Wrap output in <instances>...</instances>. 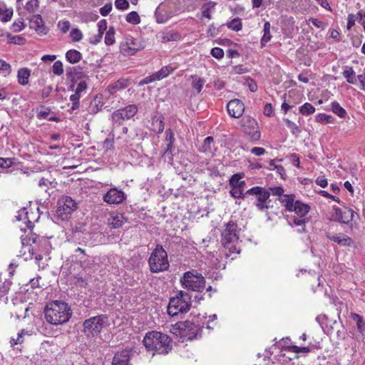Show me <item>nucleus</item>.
Wrapping results in <instances>:
<instances>
[{"label": "nucleus", "instance_id": "f257e3e1", "mask_svg": "<svg viewBox=\"0 0 365 365\" xmlns=\"http://www.w3.org/2000/svg\"><path fill=\"white\" fill-rule=\"evenodd\" d=\"M143 342L148 351H154L153 354H168L173 349L170 337L157 331L146 333Z\"/></svg>", "mask_w": 365, "mask_h": 365}, {"label": "nucleus", "instance_id": "f03ea898", "mask_svg": "<svg viewBox=\"0 0 365 365\" xmlns=\"http://www.w3.org/2000/svg\"><path fill=\"white\" fill-rule=\"evenodd\" d=\"M46 322L53 325L67 322L72 315V312L67 303L62 301H53L47 304L44 309Z\"/></svg>", "mask_w": 365, "mask_h": 365}, {"label": "nucleus", "instance_id": "7ed1b4c3", "mask_svg": "<svg viewBox=\"0 0 365 365\" xmlns=\"http://www.w3.org/2000/svg\"><path fill=\"white\" fill-rule=\"evenodd\" d=\"M206 317L198 314L194 317L192 320L177 322L174 329L182 331V335L189 340H192L201 336V331L205 324Z\"/></svg>", "mask_w": 365, "mask_h": 365}, {"label": "nucleus", "instance_id": "20e7f679", "mask_svg": "<svg viewBox=\"0 0 365 365\" xmlns=\"http://www.w3.org/2000/svg\"><path fill=\"white\" fill-rule=\"evenodd\" d=\"M221 242L223 247L228 250V252L225 253L227 258L232 254L240 253V249L237 247L239 244L237 225L235 222H229L226 224L225 229L222 232Z\"/></svg>", "mask_w": 365, "mask_h": 365}, {"label": "nucleus", "instance_id": "39448f33", "mask_svg": "<svg viewBox=\"0 0 365 365\" xmlns=\"http://www.w3.org/2000/svg\"><path fill=\"white\" fill-rule=\"evenodd\" d=\"M191 307V296L185 291H180L176 296L170 299L168 314L171 317L187 313Z\"/></svg>", "mask_w": 365, "mask_h": 365}, {"label": "nucleus", "instance_id": "423d86ee", "mask_svg": "<svg viewBox=\"0 0 365 365\" xmlns=\"http://www.w3.org/2000/svg\"><path fill=\"white\" fill-rule=\"evenodd\" d=\"M110 326L109 318L106 314H100L90 317L83 322V333L88 337L98 336L103 329Z\"/></svg>", "mask_w": 365, "mask_h": 365}, {"label": "nucleus", "instance_id": "0eeeda50", "mask_svg": "<svg viewBox=\"0 0 365 365\" xmlns=\"http://www.w3.org/2000/svg\"><path fill=\"white\" fill-rule=\"evenodd\" d=\"M150 272L158 273L168 269L170 264L167 252L162 245H158L153 250L148 259Z\"/></svg>", "mask_w": 365, "mask_h": 365}, {"label": "nucleus", "instance_id": "6e6552de", "mask_svg": "<svg viewBox=\"0 0 365 365\" xmlns=\"http://www.w3.org/2000/svg\"><path fill=\"white\" fill-rule=\"evenodd\" d=\"M184 289L195 292H202L205 287V279L197 270L185 272L180 279Z\"/></svg>", "mask_w": 365, "mask_h": 365}, {"label": "nucleus", "instance_id": "1a4fd4ad", "mask_svg": "<svg viewBox=\"0 0 365 365\" xmlns=\"http://www.w3.org/2000/svg\"><path fill=\"white\" fill-rule=\"evenodd\" d=\"M247 194H249V197L252 196L250 200L257 207L258 210L263 212L271 207L269 205L270 201L269 200L270 192L265 187L260 186L253 187L247 190Z\"/></svg>", "mask_w": 365, "mask_h": 365}, {"label": "nucleus", "instance_id": "9d476101", "mask_svg": "<svg viewBox=\"0 0 365 365\" xmlns=\"http://www.w3.org/2000/svg\"><path fill=\"white\" fill-rule=\"evenodd\" d=\"M76 208V202L70 196H62L57 202L56 216L61 220H66Z\"/></svg>", "mask_w": 365, "mask_h": 365}, {"label": "nucleus", "instance_id": "9b49d317", "mask_svg": "<svg viewBox=\"0 0 365 365\" xmlns=\"http://www.w3.org/2000/svg\"><path fill=\"white\" fill-rule=\"evenodd\" d=\"M138 106L130 104L123 108H120L112 113V120L115 124L122 125L125 120L131 119L138 113Z\"/></svg>", "mask_w": 365, "mask_h": 365}, {"label": "nucleus", "instance_id": "f8f14e48", "mask_svg": "<svg viewBox=\"0 0 365 365\" xmlns=\"http://www.w3.org/2000/svg\"><path fill=\"white\" fill-rule=\"evenodd\" d=\"M143 48V44L132 36L125 38L120 46V53L123 56H133Z\"/></svg>", "mask_w": 365, "mask_h": 365}, {"label": "nucleus", "instance_id": "ddd939ff", "mask_svg": "<svg viewBox=\"0 0 365 365\" xmlns=\"http://www.w3.org/2000/svg\"><path fill=\"white\" fill-rule=\"evenodd\" d=\"M243 131L248 135L253 140H258L260 138V132L259 130L257 121L250 116H246L242 119Z\"/></svg>", "mask_w": 365, "mask_h": 365}, {"label": "nucleus", "instance_id": "4468645a", "mask_svg": "<svg viewBox=\"0 0 365 365\" xmlns=\"http://www.w3.org/2000/svg\"><path fill=\"white\" fill-rule=\"evenodd\" d=\"M134 351L130 349H125L116 352L113 358L112 365H133L130 363Z\"/></svg>", "mask_w": 365, "mask_h": 365}, {"label": "nucleus", "instance_id": "2eb2a0df", "mask_svg": "<svg viewBox=\"0 0 365 365\" xmlns=\"http://www.w3.org/2000/svg\"><path fill=\"white\" fill-rule=\"evenodd\" d=\"M125 200V194L117 188L110 189L104 195L103 200L110 205H118Z\"/></svg>", "mask_w": 365, "mask_h": 365}, {"label": "nucleus", "instance_id": "dca6fc26", "mask_svg": "<svg viewBox=\"0 0 365 365\" xmlns=\"http://www.w3.org/2000/svg\"><path fill=\"white\" fill-rule=\"evenodd\" d=\"M227 110L231 117L238 118L245 111V105L239 99H232L227 103Z\"/></svg>", "mask_w": 365, "mask_h": 365}, {"label": "nucleus", "instance_id": "f3484780", "mask_svg": "<svg viewBox=\"0 0 365 365\" xmlns=\"http://www.w3.org/2000/svg\"><path fill=\"white\" fill-rule=\"evenodd\" d=\"M326 237L340 246L352 247L354 245V240L343 233H340L338 235H332L329 232H327Z\"/></svg>", "mask_w": 365, "mask_h": 365}, {"label": "nucleus", "instance_id": "a211bd4d", "mask_svg": "<svg viewBox=\"0 0 365 365\" xmlns=\"http://www.w3.org/2000/svg\"><path fill=\"white\" fill-rule=\"evenodd\" d=\"M130 84L129 78H121L107 87V91L110 95H114L118 91L128 87Z\"/></svg>", "mask_w": 365, "mask_h": 365}, {"label": "nucleus", "instance_id": "6ab92c4d", "mask_svg": "<svg viewBox=\"0 0 365 365\" xmlns=\"http://www.w3.org/2000/svg\"><path fill=\"white\" fill-rule=\"evenodd\" d=\"M165 141L167 143V148L163 153V157L165 158L172 159L173 155V143L175 141L174 133L171 129H167L165 131Z\"/></svg>", "mask_w": 365, "mask_h": 365}, {"label": "nucleus", "instance_id": "aec40b11", "mask_svg": "<svg viewBox=\"0 0 365 365\" xmlns=\"http://www.w3.org/2000/svg\"><path fill=\"white\" fill-rule=\"evenodd\" d=\"M29 26L34 29L38 34H46V29L43 25L41 15H33L29 19Z\"/></svg>", "mask_w": 365, "mask_h": 365}, {"label": "nucleus", "instance_id": "412c9836", "mask_svg": "<svg viewBox=\"0 0 365 365\" xmlns=\"http://www.w3.org/2000/svg\"><path fill=\"white\" fill-rule=\"evenodd\" d=\"M225 165L221 162L215 164L211 162L207 163V174L211 177H219L223 174Z\"/></svg>", "mask_w": 365, "mask_h": 365}, {"label": "nucleus", "instance_id": "4be33fe9", "mask_svg": "<svg viewBox=\"0 0 365 365\" xmlns=\"http://www.w3.org/2000/svg\"><path fill=\"white\" fill-rule=\"evenodd\" d=\"M287 223L290 226L295 225L299 227L300 228L298 229V232L299 233L305 232V225L306 223L309 221L308 218L307 217H299L298 216L296 217L295 215L290 217L287 216Z\"/></svg>", "mask_w": 365, "mask_h": 365}, {"label": "nucleus", "instance_id": "5701e85b", "mask_svg": "<svg viewBox=\"0 0 365 365\" xmlns=\"http://www.w3.org/2000/svg\"><path fill=\"white\" fill-rule=\"evenodd\" d=\"M310 210V206L299 200H296L291 212H294L299 217H306Z\"/></svg>", "mask_w": 365, "mask_h": 365}, {"label": "nucleus", "instance_id": "b1692460", "mask_svg": "<svg viewBox=\"0 0 365 365\" xmlns=\"http://www.w3.org/2000/svg\"><path fill=\"white\" fill-rule=\"evenodd\" d=\"M200 150L207 155L212 154L214 150H215L213 138L211 136L207 137L204 140L203 143L200 147Z\"/></svg>", "mask_w": 365, "mask_h": 365}, {"label": "nucleus", "instance_id": "393cba45", "mask_svg": "<svg viewBox=\"0 0 365 365\" xmlns=\"http://www.w3.org/2000/svg\"><path fill=\"white\" fill-rule=\"evenodd\" d=\"M151 130L156 133H161L164 130L163 116H153L152 118Z\"/></svg>", "mask_w": 365, "mask_h": 365}, {"label": "nucleus", "instance_id": "a878e982", "mask_svg": "<svg viewBox=\"0 0 365 365\" xmlns=\"http://www.w3.org/2000/svg\"><path fill=\"white\" fill-rule=\"evenodd\" d=\"M31 75V70L27 68H22L18 71L17 78L20 85L25 86L29 83V78Z\"/></svg>", "mask_w": 365, "mask_h": 365}, {"label": "nucleus", "instance_id": "bb28decb", "mask_svg": "<svg viewBox=\"0 0 365 365\" xmlns=\"http://www.w3.org/2000/svg\"><path fill=\"white\" fill-rule=\"evenodd\" d=\"M294 198V195L284 194L280 197H279V200L282 205L285 207L287 210L292 211V207L294 206V204L296 201Z\"/></svg>", "mask_w": 365, "mask_h": 365}, {"label": "nucleus", "instance_id": "cd10ccee", "mask_svg": "<svg viewBox=\"0 0 365 365\" xmlns=\"http://www.w3.org/2000/svg\"><path fill=\"white\" fill-rule=\"evenodd\" d=\"M163 42L178 41L181 39V35L179 32L173 30L164 32L161 36Z\"/></svg>", "mask_w": 365, "mask_h": 365}, {"label": "nucleus", "instance_id": "c85d7f7f", "mask_svg": "<svg viewBox=\"0 0 365 365\" xmlns=\"http://www.w3.org/2000/svg\"><path fill=\"white\" fill-rule=\"evenodd\" d=\"M155 14L158 23L166 22L170 17L165 11V6L163 4H160L157 7Z\"/></svg>", "mask_w": 365, "mask_h": 365}, {"label": "nucleus", "instance_id": "c756f323", "mask_svg": "<svg viewBox=\"0 0 365 365\" xmlns=\"http://www.w3.org/2000/svg\"><path fill=\"white\" fill-rule=\"evenodd\" d=\"M216 5V3L214 1H209L207 3H205L202 6V18H207L209 20L212 19L211 14L212 11L214 10V8Z\"/></svg>", "mask_w": 365, "mask_h": 365}, {"label": "nucleus", "instance_id": "7c9ffc66", "mask_svg": "<svg viewBox=\"0 0 365 365\" xmlns=\"http://www.w3.org/2000/svg\"><path fill=\"white\" fill-rule=\"evenodd\" d=\"M271 24L269 21L264 24L263 36L261 38V46L264 47L271 40L272 34L270 33Z\"/></svg>", "mask_w": 365, "mask_h": 365}, {"label": "nucleus", "instance_id": "2f4dec72", "mask_svg": "<svg viewBox=\"0 0 365 365\" xmlns=\"http://www.w3.org/2000/svg\"><path fill=\"white\" fill-rule=\"evenodd\" d=\"M38 187L45 192L46 197H48L51 196L49 190L53 188L54 186L49 180L42 178L38 182Z\"/></svg>", "mask_w": 365, "mask_h": 365}, {"label": "nucleus", "instance_id": "473e14b6", "mask_svg": "<svg viewBox=\"0 0 365 365\" xmlns=\"http://www.w3.org/2000/svg\"><path fill=\"white\" fill-rule=\"evenodd\" d=\"M66 58L71 63H76L81 58V53L75 49H71L66 53Z\"/></svg>", "mask_w": 365, "mask_h": 365}, {"label": "nucleus", "instance_id": "72a5a7b5", "mask_svg": "<svg viewBox=\"0 0 365 365\" xmlns=\"http://www.w3.org/2000/svg\"><path fill=\"white\" fill-rule=\"evenodd\" d=\"M87 87H88V85H87V83L86 81H80L78 83L77 87L74 90L75 93L70 96V98H72L74 100H76L77 98L80 99V98L81 97V93L83 92L86 91V90L87 89Z\"/></svg>", "mask_w": 365, "mask_h": 365}, {"label": "nucleus", "instance_id": "f704fd0d", "mask_svg": "<svg viewBox=\"0 0 365 365\" xmlns=\"http://www.w3.org/2000/svg\"><path fill=\"white\" fill-rule=\"evenodd\" d=\"M230 194L234 198H242L245 199L249 197V194H247V191L244 192L237 186L230 187Z\"/></svg>", "mask_w": 365, "mask_h": 365}, {"label": "nucleus", "instance_id": "c9c22d12", "mask_svg": "<svg viewBox=\"0 0 365 365\" xmlns=\"http://www.w3.org/2000/svg\"><path fill=\"white\" fill-rule=\"evenodd\" d=\"M342 75L349 83L356 84V78L352 67H346V69L342 72Z\"/></svg>", "mask_w": 365, "mask_h": 365}, {"label": "nucleus", "instance_id": "e433bc0d", "mask_svg": "<svg viewBox=\"0 0 365 365\" xmlns=\"http://www.w3.org/2000/svg\"><path fill=\"white\" fill-rule=\"evenodd\" d=\"M351 318L356 322L358 331L361 334L364 333L365 331V322L363 317L356 313H351Z\"/></svg>", "mask_w": 365, "mask_h": 365}, {"label": "nucleus", "instance_id": "4c0bfd02", "mask_svg": "<svg viewBox=\"0 0 365 365\" xmlns=\"http://www.w3.org/2000/svg\"><path fill=\"white\" fill-rule=\"evenodd\" d=\"M332 112L341 118H344L346 115V111L343 108L338 102L334 101L331 103Z\"/></svg>", "mask_w": 365, "mask_h": 365}, {"label": "nucleus", "instance_id": "58836bf2", "mask_svg": "<svg viewBox=\"0 0 365 365\" xmlns=\"http://www.w3.org/2000/svg\"><path fill=\"white\" fill-rule=\"evenodd\" d=\"M173 69L169 66H164L158 72L153 73L156 81H160L165 77H167Z\"/></svg>", "mask_w": 365, "mask_h": 365}, {"label": "nucleus", "instance_id": "ea45409f", "mask_svg": "<svg viewBox=\"0 0 365 365\" xmlns=\"http://www.w3.org/2000/svg\"><path fill=\"white\" fill-rule=\"evenodd\" d=\"M354 215H356L352 209L346 208L345 210L343 211V217L341 220V223L349 224V222H351L354 219Z\"/></svg>", "mask_w": 365, "mask_h": 365}, {"label": "nucleus", "instance_id": "a19ab883", "mask_svg": "<svg viewBox=\"0 0 365 365\" xmlns=\"http://www.w3.org/2000/svg\"><path fill=\"white\" fill-rule=\"evenodd\" d=\"M299 113L304 115H309L315 112V108L309 103H305L299 107Z\"/></svg>", "mask_w": 365, "mask_h": 365}, {"label": "nucleus", "instance_id": "79ce46f5", "mask_svg": "<svg viewBox=\"0 0 365 365\" xmlns=\"http://www.w3.org/2000/svg\"><path fill=\"white\" fill-rule=\"evenodd\" d=\"M39 7L38 0H29L25 5V9L29 13H35Z\"/></svg>", "mask_w": 365, "mask_h": 365}, {"label": "nucleus", "instance_id": "37998d69", "mask_svg": "<svg viewBox=\"0 0 365 365\" xmlns=\"http://www.w3.org/2000/svg\"><path fill=\"white\" fill-rule=\"evenodd\" d=\"M25 334H28V331L25 329H21L17 335V338H11L10 340V344L11 346H14L16 344H21L24 342V336Z\"/></svg>", "mask_w": 365, "mask_h": 365}, {"label": "nucleus", "instance_id": "c03bdc74", "mask_svg": "<svg viewBox=\"0 0 365 365\" xmlns=\"http://www.w3.org/2000/svg\"><path fill=\"white\" fill-rule=\"evenodd\" d=\"M245 177L244 173H238L232 175L229 180L230 187L237 186L241 181L240 180Z\"/></svg>", "mask_w": 365, "mask_h": 365}, {"label": "nucleus", "instance_id": "a18cd8bd", "mask_svg": "<svg viewBox=\"0 0 365 365\" xmlns=\"http://www.w3.org/2000/svg\"><path fill=\"white\" fill-rule=\"evenodd\" d=\"M105 43L106 45H113L115 43V29L113 27L109 28L106 34Z\"/></svg>", "mask_w": 365, "mask_h": 365}, {"label": "nucleus", "instance_id": "49530a36", "mask_svg": "<svg viewBox=\"0 0 365 365\" xmlns=\"http://www.w3.org/2000/svg\"><path fill=\"white\" fill-rule=\"evenodd\" d=\"M123 215H116L111 217L109 220V225L112 228H118L123 225Z\"/></svg>", "mask_w": 365, "mask_h": 365}, {"label": "nucleus", "instance_id": "de8ad7c7", "mask_svg": "<svg viewBox=\"0 0 365 365\" xmlns=\"http://www.w3.org/2000/svg\"><path fill=\"white\" fill-rule=\"evenodd\" d=\"M227 27L235 31H240L242 28L241 20L239 18L232 19L230 22L227 23Z\"/></svg>", "mask_w": 365, "mask_h": 365}, {"label": "nucleus", "instance_id": "09e8293b", "mask_svg": "<svg viewBox=\"0 0 365 365\" xmlns=\"http://www.w3.org/2000/svg\"><path fill=\"white\" fill-rule=\"evenodd\" d=\"M334 120V118L330 115H327L325 113H319L316 115V121L321 123H332Z\"/></svg>", "mask_w": 365, "mask_h": 365}, {"label": "nucleus", "instance_id": "8fccbe9b", "mask_svg": "<svg viewBox=\"0 0 365 365\" xmlns=\"http://www.w3.org/2000/svg\"><path fill=\"white\" fill-rule=\"evenodd\" d=\"M126 21L132 24H138L140 23V19L136 11H131L126 16Z\"/></svg>", "mask_w": 365, "mask_h": 365}, {"label": "nucleus", "instance_id": "3c124183", "mask_svg": "<svg viewBox=\"0 0 365 365\" xmlns=\"http://www.w3.org/2000/svg\"><path fill=\"white\" fill-rule=\"evenodd\" d=\"M11 71V65L6 63L5 61L0 59V73L4 76L10 74Z\"/></svg>", "mask_w": 365, "mask_h": 365}, {"label": "nucleus", "instance_id": "603ef678", "mask_svg": "<svg viewBox=\"0 0 365 365\" xmlns=\"http://www.w3.org/2000/svg\"><path fill=\"white\" fill-rule=\"evenodd\" d=\"M78 69L77 67H73L72 68H71L70 71H67V75L71 78V81L73 82V83L70 86L71 89L73 91L74 90L73 87L76 80L79 78V76H78Z\"/></svg>", "mask_w": 365, "mask_h": 365}, {"label": "nucleus", "instance_id": "864d4df0", "mask_svg": "<svg viewBox=\"0 0 365 365\" xmlns=\"http://www.w3.org/2000/svg\"><path fill=\"white\" fill-rule=\"evenodd\" d=\"M52 71L56 76H61L63 73V66L61 61L54 62L52 66Z\"/></svg>", "mask_w": 365, "mask_h": 365}, {"label": "nucleus", "instance_id": "5fc2aeb1", "mask_svg": "<svg viewBox=\"0 0 365 365\" xmlns=\"http://www.w3.org/2000/svg\"><path fill=\"white\" fill-rule=\"evenodd\" d=\"M70 36L74 42L80 41L83 38V34L78 29H73L71 31Z\"/></svg>", "mask_w": 365, "mask_h": 365}, {"label": "nucleus", "instance_id": "6e6d98bb", "mask_svg": "<svg viewBox=\"0 0 365 365\" xmlns=\"http://www.w3.org/2000/svg\"><path fill=\"white\" fill-rule=\"evenodd\" d=\"M284 121L286 123V125L289 129H290L291 132L293 134H298L300 133V129L299 128V126L294 123V122L289 120V119H284Z\"/></svg>", "mask_w": 365, "mask_h": 365}, {"label": "nucleus", "instance_id": "4d7b16f0", "mask_svg": "<svg viewBox=\"0 0 365 365\" xmlns=\"http://www.w3.org/2000/svg\"><path fill=\"white\" fill-rule=\"evenodd\" d=\"M204 83L205 80L203 78H194L192 83V86L197 91V93H200Z\"/></svg>", "mask_w": 365, "mask_h": 365}, {"label": "nucleus", "instance_id": "13d9d810", "mask_svg": "<svg viewBox=\"0 0 365 365\" xmlns=\"http://www.w3.org/2000/svg\"><path fill=\"white\" fill-rule=\"evenodd\" d=\"M210 53L214 58L217 59H220L224 56L223 50L219 47L212 48Z\"/></svg>", "mask_w": 365, "mask_h": 365}, {"label": "nucleus", "instance_id": "bf43d9fd", "mask_svg": "<svg viewBox=\"0 0 365 365\" xmlns=\"http://www.w3.org/2000/svg\"><path fill=\"white\" fill-rule=\"evenodd\" d=\"M115 6L120 10H125L129 7V3L127 0H115Z\"/></svg>", "mask_w": 365, "mask_h": 365}, {"label": "nucleus", "instance_id": "052dcab7", "mask_svg": "<svg viewBox=\"0 0 365 365\" xmlns=\"http://www.w3.org/2000/svg\"><path fill=\"white\" fill-rule=\"evenodd\" d=\"M13 14V11L9 9L4 10L2 14L0 16V20L3 22L9 21Z\"/></svg>", "mask_w": 365, "mask_h": 365}, {"label": "nucleus", "instance_id": "680f3d73", "mask_svg": "<svg viewBox=\"0 0 365 365\" xmlns=\"http://www.w3.org/2000/svg\"><path fill=\"white\" fill-rule=\"evenodd\" d=\"M268 190H269L270 194L279 196V197L284 195V189L281 186L269 187Z\"/></svg>", "mask_w": 365, "mask_h": 365}, {"label": "nucleus", "instance_id": "e2e57ef3", "mask_svg": "<svg viewBox=\"0 0 365 365\" xmlns=\"http://www.w3.org/2000/svg\"><path fill=\"white\" fill-rule=\"evenodd\" d=\"M58 27L63 33L65 34L69 30L71 24L68 21H60L58 23Z\"/></svg>", "mask_w": 365, "mask_h": 365}, {"label": "nucleus", "instance_id": "0e129e2a", "mask_svg": "<svg viewBox=\"0 0 365 365\" xmlns=\"http://www.w3.org/2000/svg\"><path fill=\"white\" fill-rule=\"evenodd\" d=\"M112 3H107L100 9V14L103 16H106L112 10Z\"/></svg>", "mask_w": 365, "mask_h": 365}, {"label": "nucleus", "instance_id": "69168bd1", "mask_svg": "<svg viewBox=\"0 0 365 365\" xmlns=\"http://www.w3.org/2000/svg\"><path fill=\"white\" fill-rule=\"evenodd\" d=\"M98 31H99V36L100 38H102L103 34L105 31V30L107 28V21L106 19H101L98 23Z\"/></svg>", "mask_w": 365, "mask_h": 365}, {"label": "nucleus", "instance_id": "338daca9", "mask_svg": "<svg viewBox=\"0 0 365 365\" xmlns=\"http://www.w3.org/2000/svg\"><path fill=\"white\" fill-rule=\"evenodd\" d=\"M24 26L25 25L24 22L21 20H19L12 24V29L15 32H19L24 28Z\"/></svg>", "mask_w": 365, "mask_h": 365}, {"label": "nucleus", "instance_id": "774afa93", "mask_svg": "<svg viewBox=\"0 0 365 365\" xmlns=\"http://www.w3.org/2000/svg\"><path fill=\"white\" fill-rule=\"evenodd\" d=\"M10 41L15 44L22 45L25 43L26 39L20 36H14L10 38Z\"/></svg>", "mask_w": 365, "mask_h": 365}]
</instances>
